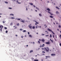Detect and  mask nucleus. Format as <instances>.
<instances>
[{"label": "nucleus", "instance_id": "obj_1", "mask_svg": "<svg viewBox=\"0 0 61 61\" xmlns=\"http://www.w3.org/2000/svg\"><path fill=\"white\" fill-rule=\"evenodd\" d=\"M42 50H44V51H45L46 52H48L49 51V49L48 47H47L46 48L45 47L44 48H42Z\"/></svg>", "mask_w": 61, "mask_h": 61}, {"label": "nucleus", "instance_id": "obj_2", "mask_svg": "<svg viewBox=\"0 0 61 61\" xmlns=\"http://www.w3.org/2000/svg\"><path fill=\"white\" fill-rule=\"evenodd\" d=\"M47 30H48V31H50V32H52V33H53V34H54V35H55V33H54L52 31V30H50V29L49 28Z\"/></svg>", "mask_w": 61, "mask_h": 61}, {"label": "nucleus", "instance_id": "obj_3", "mask_svg": "<svg viewBox=\"0 0 61 61\" xmlns=\"http://www.w3.org/2000/svg\"><path fill=\"white\" fill-rule=\"evenodd\" d=\"M31 24H30V25H29L28 26L29 27V28H30V29H32V28L33 26H31Z\"/></svg>", "mask_w": 61, "mask_h": 61}, {"label": "nucleus", "instance_id": "obj_4", "mask_svg": "<svg viewBox=\"0 0 61 61\" xmlns=\"http://www.w3.org/2000/svg\"><path fill=\"white\" fill-rule=\"evenodd\" d=\"M41 40L43 43H44V42H45V40L44 39H42Z\"/></svg>", "mask_w": 61, "mask_h": 61}, {"label": "nucleus", "instance_id": "obj_5", "mask_svg": "<svg viewBox=\"0 0 61 61\" xmlns=\"http://www.w3.org/2000/svg\"><path fill=\"white\" fill-rule=\"evenodd\" d=\"M45 43L46 44H47V45H49V44H50V42H46Z\"/></svg>", "mask_w": 61, "mask_h": 61}, {"label": "nucleus", "instance_id": "obj_6", "mask_svg": "<svg viewBox=\"0 0 61 61\" xmlns=\"http://www.w3.org/2000/svg\"><path fill=\"white\" fill-rule=\"evenodd\" d=\"M51 56H56V54H51Z\"/></svg>", "mask_w": 61, "mask_h": 61}, {"label": "nucleus", "instance_id": "obj_7", "mask_svg": "<svg viewBox=\"0 0 61 61\" xmlns=\"http://www.w3.org/2000/svg\"><path fill=\"white\" fill-rule=\"evenodd\" d=\"M1 28H3V27H4L2 25H0V28H1Z\"/></svg>", "mask_w": 61, "mask_h": 61}, {"label": "nucleus", "instance_id": "obj_8", "mask_svg": "<svg viewBox=\"0 0 61 61\" xmlns=\"http://www.w3.org/2000/svg\"><path fill=\"white\" fill-rule=\"evenodd\" d=\"M47 10L48 11H50V10L48 8L47 9Z\"/></svg>", "mask_w": 61, "mask_h": 61}, {"label": "nucleus", "instance_id": "obj_9", "mask_svg": "<svg viewBox=\"0 0 61 61\" xmlns=\"http://www.w3.org/2000/svg\"><path fill=\"white\" fill-rule=\"evenodd\" d=\"M20 22H22V23H25V21L23 20H20Z\"/></svg>", "mask_w": 61, "mask_h": 61}, {"label": "nucleus", "instance_id": "obj_10", "mask_svg": "<svg viewBox=\"0 0 61 61\" xmlns=\"http://www.w3.org/2000/svg\"><path fill=\"white\" fill-rule=\"evenodd\" d=\"M56 8L57 9H58L59 10V9H60L59 8H58V7H57L56 6Z\"/></svg>", "mask_w": 61, "mask_h": 61}, {"label": "nucleus", "instance_id": "obj_11", "mask_svg": "<svg viewBox=\"0 0 61 61\" xmlns=\"http://www.w3.org/2000/svg\"><path fill=\"white\" fill-rule=\"evenodd\" d=\"M56 13L57 14H59V12H58V11H57L56 12Z\"/></svg>", "mask_w": 61, "mask_h": 61}, {"label": "nucleus", "instance_id": "obj_12", "mask_svg": "<svg viewBox=\"0 0 61 61\" xmlns=\"http://www.w3.org/2000/svg\"><path fill=\"white\" fill-rule=\"evenodd\" d=\"M30 5H33V4L32 3H30Z\"/></svg>", "mask_w": 61, "mask_h": 61}, {"label": "nucleus", "instance_id": "obj_13", "mask_svg": "<svg viewBox=\"0 0 61 61\" xmlns=\"http://www.w3.org/2000/svg\"><path fill=\"white\" fill-rule=\"evenodd\" d=\"M50 41H51V42H52V43H53V42H54V41H53L51 40V39H50Z\"/></svg>", "mask_w": 61, "mask_h": 61}, {"label": "nucleus", "instance_id": "obj_14", "mask_svg": "<svg viewBox=\"0 0 61 61\" xmlns=\"http://www.w3.org/2000/svg\"><path fill=\"white\" fill-rule=\"evenodd\" d=\"M33 52V50H31L30 51V53H32V52Z\"/></svg>", "mask_w": 61, "mask_h": 61}, {"label": "nucleus", "instance_id": "obj_15", "mask_svg": "<svg viewBox=\"0 0 61 61\" xmlns=\"http://www.w3.org/2000/svg\"><path fill=\"white\" fill-rule=\"evenodd\" d=\"M39 15L40 16H42V14L40 13L39 14Z\"/></svg>", "mask_w": 61, "mask_h": 61}, {"label": "nucleus", "instance_id": "obj_16", "mask_svg": "<svg viewBox=\"0 0 61 61\" xmlns=\"http://www.w3.org/2000/svg\"><path fill=\"white\" fill-rule=\"evenodd\" d=\"M34 61H38V60L35 59L34 60Z\"/></svg>", "mask_w": 61, "mask_h": 61}, {"label": "nucleus", "instance_id": "obj_17", "mask_svg": "<svg viewBox=\"0 0 61 61\" xmlns=\"http://www.w3.org/2000/svg\"><path fill=\"white\" fill-rule=\"evenodd\" d=\"M29 36L30 37H32V36H31L30 35H29Z\"/></svg>", "mask_w": 61, "mask_h": 61}, {"label": "nucleus", "instance_id": "obj_18", "mask_svg": "<svg viewBox=\"0 0 61 61\" xmlns=\"http://www.w3.org/2000/svg\"><path fill=\"white\" fill-rule=\"evenodd\" d=\"M32 29H35V26H33V27H32Z\"/></svg>", "mask_w": 61, "mask_h": 61}, {"label": "nucleus", "instance_id": "obj_19", "mask_svg": "<svg viewBox=\"0 0 61 61\" xmlns=\"http://www.w3.org/2000/svg\"><path fill=\"white\" fill-rule=\"evenodd\" d=\"M35 22H36V24H38L39 23L38 22H37L36 21H35Z\"/></svg>", "mask_w": 61, "mask_h": 61}, {"label": "nucleus", "instance_id": "obj_20", "mask_svg": "<svg viewBox=\"0 0 61 61\" xmlns=\"http://www.w3.org/2000/svg\"><path fill=\"white\" fill-rule=\"evenodd\" d=\"M50 17L51 18H53V16L51 15H50Z\"/></svg>", "mask_w": 61, "mask_h": 61}, {"label": "nucleus", "instance_id": "obj_21", "mask_svg": "<svg viewBox=\"0 0 61 61\" xmlns=\"http://www.w3.org/2000/svg\"><path fill=\"white\" fill-rule=\"evenodd\" d=\"M11 19H15V18L13 17H11Z\"/></svg>", "mask_w": 61, "mask_h": 61}, {"label": "nucleus", "instance_id": "obj_22", "mask_svg": "<svg viewBox=\"0 0 61 61\" xmlns=\"http://www.w3.org/2000/svg\"><path fill=\"white\" fill-rule=\"evenodd\" d=\"M23 32H26V30H23Z\"/></svg>", "mask_w": 61, "mask_h": 61}, {"label": "nucleus", "instance_id": "obj_23", "mask_svg": "<svg viewBox=\"0 0 61 61\" xmlns=\"http://www.w3.org/2000/svg\"><path fill=\"white\" fill-rule=\"evenodd\" d=\"M17 26H19V23L17 24Z\"/></svg>", "mask_w": 61, "mask_h": 61}, {"label": "nucleus", "instance_id": "obj_24", "mask_svg": "<svg viewBox=\"0 0 61 61\" xmlns=\"http://www.w3.org/2000/svg\"><path fill=\"white\" fill-rule=\"evenodd\" d=\"M10 15H12V16H14V15L13 14H10Z\"/></svg>", "mask_w": 61, "mask_h": 61}, {"label": "nucleus", "instance_id": "obj_25", "mask_svg": "<svg viewBox=\"0 0 61 61\" xmlns=\"http://www.w3.org/2000/svg\"><path fill=\"white\" fill-rule=\"evenodd\" d=\"M44 46H45V44H43L42 45V47H44Z\"/></svg>", "mask_w": 61, "mask_h": 61}, {"label": "nucleus", "instance_id": "obj_26", "mask_svg": "<svg viewBox=\"0 0 61 61\" xmlns=\"http://www.w3.org/2000/svg\"><path fill=\"white\" fill-rule=\"evenodd\" d=\"M59 27V28H61V25H59V26H58Z\"/></svg>", "mask_w": 61, "mask_h": 61}, {"label": "nucleus", "instance_id": "obj_27", "mask_svg": "<svg viewBox=\"0 0 61 61\" xmlns=\"http://www.w3.org/2000/svg\"><path fill=\"white\" fill-rule=\"evenodd\" d=\"M5 3L6 4H8V2H7L6 1H5Z\"/></svg>", "mask_w": 61, "mask_h": 61}, {"label": "nucleus", "instance_id": "obj_28", "mask_svg": "<svg viewBox=\"0 0 61 61\" xmlns=\"http://www.w3.org/2000/svg\"><path fill=\"white\" fill-rule=\"evenodd\" d=\"M42 53H45V52L44 51H42Z\"/></svg>", "mask_w": 61, "mask_h": 61}, {"label": "nucleus", "instance_id": "obj_29", "mask_svg": "<svg viewBox=\"0 0 61 61\" xmlns=\"http://www.w3.org/2000/svg\"><path fill=\"white\" fill-rule=\"evenodd\" d=\"M52 37V35L51 34L50 35V37Z\"/></svg>", "mask_w": 61, "mask_h": 61}, {"label": "nucleus", "instance_id": "obj_30", "mask_svg": "<svg viewBox=\"0 0 61 61\" xmlns=\"http://www.w3.org/2000/svg\"><path fill=\"white\" fill-rule=\"evenodd\" d=\"M38 42L39 43V44H40V41H38Z\"/></svg>", "mask_w": 61, "mask_h": 61}, {"label": "nucleus", "instance_id": "obj_31", "mask_svg": "<svg viewBox=\"0 0 61 61\" xmlns=\"http://www.w3.org/2000/svg\"><path fill=\"white\" fill-rule=\"evenodd\" d=\"M37 26H38V25H36V28H37Z\"/></svg>", "mask_w": 61, "mask_h": 61}, {"label": "nucleus", "instance_id": "obj_32", "mask_svg": "<svg viewBox=\"0 0 61 61\" xmlns=\"http://www.w3.org/2000/svg\"><path fill=\"white\" fill-rule=\"evenodd\" d=\"M17 20H20V19H17Z\"/></svg>", "mask_w": 61, "mask_h": 61}, {"label": "nucleus", "instance_id": "obj_33", "mask_svg": "<svg viewBox=\"0 0 61 61\" xmlns=\"http://www.w3.org/2000/svg\"><path fill=\"white\" fill-rule=\"evenodd\" d=\"M2 28H1L0 29V30L1 31H2Z\"/></svg>", "mask_w": 61, "mask_h": 61}, {"label": "nucleus", "instance_id": "obj_34", "mask_svg": "<svg viewBox=\"0 0 61 61\" xmlns=\"http://www.w3.org/2000/svg\"><path fill=\"white\" fill-rule=\"evenodd\" d=\"M4 28H5V29H7V28H6L5 27H4Z\"/></svg>", "mask_w": 61, "mask_h": 61}, {"label": "nucleus", "instance_id": "obj_35", "mask_svg": "<svg viewBox=\"0 0 61 61\" xmlns=\"http://www.w3.org/2000/svg\"><path fill=\"white\" fill-rule=\"evenodd\" d=\"M50 14L51 15H53V14H51V13Z\"/></svg>", "mask_w": 61, "mask_h": 61}, {"label": "nucleus", "instance_id": "obj_36", "mask_svg": "<svg viewBox=\"0 0 61 61\" xmlns=\"http://www.w3.org/2000/svg\"><path fill=\"white\" fill-rule=\"evenodd\" d=\"M42 47V45H41V46H40V47Z\"/></svg>", "mask_w": 61, "mask_h": 61}, {"label": "nucleus", "instance_id": "obj_37", "mask_svg": "<svg viewBox=\"0 0 61 61\" xmlns=\"http://www.w3.org/2000/svg\"><path fill=\"white\" fill-rule=\"evenodd\" d=\"M49 11H48V13H49L50 14L51 13H50V12H49Z\"/></svg>", "mask_w": 61, "mask_h": 61}, {"label": "nucleus", "instance_id": "obj_38", "mask_svg": "<svg viewBox=\"0 0 61 61\" xmlns=\"http://www.w3.org/2000/svg\"><path fill=\"white\" fill-rule=\"evenodd\" d=\"M16 0H13L12 1L13 2H14V1H15Z\"/></svg>", "mask_w": 61, "mask_h": 61}, {"label": "nucleus", "instance_id": "obj_39", "mask_svg": "<svg viewBox=\"0 0 61 61\" xmlns=\"http://www.w3.org/2000/svg\"><path fill=\"white\" fill-rule=\"evenodd\" d=\"M21 38H23V37H24V36H21Z\"/></svg>", "mask_w": 61, "mask_h": 61}, {"label": "nucleus", "instance_id": "obj_40", "mask_svg": "<svg viewBox=\"0 0 61 61\" xmlns=\"http://www.w3.org/2000/svg\"><path fill=\"white\" fill-rule=\"evenodd\" d=\"M20 31H22L23 30V29H20Z\"/></svg>", "mask_w": 61, "mask_h": 61}, {"label": "nucleus", "instance_id": "obj_41", "mask_svg": "<svg viewBox=\"0 0 61 61\" xmlns=\"http://www.w3.org/2000/svg\"><path fill=\"white\" fill-rule=\"evenodd\" d=\"M17 28V27H15V29H16Z\"/></svg>", "mask_w": 61, "mask_h": 61}, {"label": "nucleus", "instance_id": "obj_42", "mask_svg": "<svg viewBox=\"0 0 61 61\" xmlns=\"http://www.w3.org/2000/svg\"><path fill=\"white\" fill-rule=\"evenodd\" d=\"M9 9H12V8H9Z\"/></svg>", "mask_w": 61, "mask_h": 61}, {"label": "nucleus", "instance_id": "obj_43", "mask_svg": "<svg viewBox=\"0 0 61 61\" xmlns=\"http://www.w3.org/2000/svg\"><path fill=\"white\" fill-rule=\"evenodd\" d=\"M60 38H61V35H60Z\"/></svg>", "mask_w": 61, "mask_h": 61}, {"label": "nucleus", "instance_id": "obj_44", "mask_svg": "<svg viewBox=\"0 0 61 61\" xmlns=\"http://www.w3.org/2000/svg\"><path fill=\"white\" fill-rule=\"evenodd\" d=\"M7 32H8L6 30V33H7Z\"/></svg>", "mask_w": 61, "mask_h": 61}, {"label": "nucleus", "instance_id": "obj_45", "mask_svg": "<svg viewBox=\"0 0 61 61\" xmlns=\"http://www.w3.org/2000/svg\"><path fill=\"white\" fill-rule=\"evenodd\" d=\"M42 36H44V35H45V34H42Z\"/></svg>", "mask_w": 61, "mask_h": 61}, {"label": "nucleus", "instance_id": "obj_46", "mask_svg": "<svg viewBox=\"0 0 61 61\" xmlns=\"http://www.w3.org/2000/svg\"><path fill=\"white\" fill-rule=\"evenodd\" d=\"M28 35H29L30 34H29V32H28Z\"/></svg>", "mask_w": 61, "mask_h": 61}, {"label": "nucleus", "instance_id": "obj_47", "mask_svg": "<svg viewBox=\"0 0 61 61\" xmlns=\"http://www.w3.org/2000/svg\"><path fill=\"white\" fill-rule=\"evenodd\" d=\"M46 36H48V35H46Z\"/></svg>", "mask_w": 61, "mask_h": 61}, {"label": "nucleus", "instance_id": "obj_48", "mask_svg": "<svg viewBox=\"0 0 61 61\" xmlns=\"http://www.w3.org/2000/svg\"><path fill=\"white\" fill-rule=\"evenodd\" d=\"M60 46H61V43H60Z\"/></svg>", "mask_w": 61, "mask_h": 61}, {"label": "nucleus", "instance_id": "obj_49", "mask_svg": "<svg viewBox=\"0 0 61 61\" xmlns=\"http://www.w3.org/2000/svg\"><path fill=\"white\" fill-rule=\"evenodd\" d=\"M33 6L34 7H36V6L34 5H33Z\"/></svg>", "mask_w": 61, "mask_h": 61}, {"label": "nucleus", "instance_id": "obj_50", "mask_svg": "<svg viewBox=\"0 0 61 61\" xmlns=\"http://www.w3.org/2000/svg\"><path fill=\"white\" fill-rule=\"evenodd\" d=\"M17 3H18V4H21V3H20L18 2Z\"/></svg>", "mask_w": 61, "mask_h": 61}, {"label": "nucleus", "instance_id": "obj_51", "mask_svg": "<svg viewBox=\"0 0 61 61\" xmlns=\"http://www.w3.org/2000/svg\"><path fill=\"white\" fill-rule=\"evenodd\" d=\"M3 23H5V21H3Z\"/></svg>", "mask_w": 61, "mask_h": 61}, {"label": "nucleus", "instance_id": "obj_52", "mask_svg": "<svg viewBox=\"0 0 61 61\" xmlns=\"http://www.w3.org/2000/svg\"><path fill=\"white\" fill-rule=\"evenodd\" d=\"M35 11H36V12H37V10H36Z\"/></svg>", "mask_w": 61, "mask_h": 61}, {"label": "nucleus", "instance_id": "obj_53", "mask_svg": "<svg viewBox=\"0 0 61 61\" xmlns=\"http://www.w3.org/2000/svg\"><path fill=\"white\" fill-rule=\"evenodd\" d=\"M26 10H28V9H27V8H26Z\"/></svg>", "mask_w": 61, "mask_h": 61}, {"label": "nucleus", "instance_id": "obj_54", "mask_svg": "<svg viewBox=\"0 0 61 61\" xmlns=\"http://www.w3.org/2000/svg\"><path fill=\"white\" fill-rule=\"evenodd\" d=\"M39 27H40V28H41V26H39Z\"/></svg>", "mask_w": 61, "mask_h": 61}, {"label": "nucleus", "instance_id": "obj_55", "mask_svg": "<svg viewBox=\"0 0 61 61\" xmlns=\"http://www.w3.org/2000/svg\"><path fill=\"white\" fill-rule=\"evenodd\" d=\"M52 36H53V37L54 38V36L53 35H52Z\"/></svg>", "mask_w": 61, "mask_h": 61}, {"label": "nucleus", "instance_id": "obj_56", "mask_svg": "<svg viewBox=\"0 0 61 61\" xmlns=\"http://www.w3.org/2000/svg\"><path fill=\"white\" fill-rule=\"evenodd\" d=\"M46 58H47V57H48V56H46Z\"/></svg>", "mask_w": 61, "mask_h": 61}, {"label": "nucleus", "instance_id": "obj_57", "mask_svg": "<svg viewBox=\"0 0 61 61\" xmlns=\"http://www.w3.org/2000/svg\"><path fill=\"white\" fill-rule=\"evenodd\" d=\"M15 36H17V35H16Z\"/></svg>", "mask_w": 61, "mask_h": 61}, {"label": "nucleus", "instance_id": "obj_58", "mask_svg": "<svg viewBox=\"0 0 61 61\" xmlns=\"http://www.w3.org/2000/svg\"><path fill=\"white\" fill-rule=\"evenodd\" d=\"M35 25H37V24H36V23L35 24Z\"/></svg>", "mask_w": 61, "mask_h": 61}, {"label": "nucleus", "instance_id": "obj_59", "mask_svg": "<svg viewBox=\"0 0 61 61\" xmlns=\"http://www.w3.org/2000/svg\"><path fill=\"white\" fill-rule=\"evenodd\" d=\"M36 34H38V33H37V32L36 33Z\"/></svg>", "mask_w": 61, "mask_h": 61}, {"label": "nucleus", "instance_id": "obj_60", "mask_svg": "<svg viewBox=\"0 0 61 61\" xmlns=\"http://www.w3.org/2000/svg\"><path fill=\"white\" fill-rule=\"evenodd\" d=\"M33 44H35V42H33Z\"/></svg>", "mask_w": 61, "mask_h": 61}, {"label": "nucleus", "instance_id": "obj_61", "mask_svg": "<svg viewBox=\"0 0 61 61\" xmlns=\"http://www.w3.org/2000/svg\"><path fill=\"white\" fill-rule=\"evenodd\" d=\"M39 41H41V40L40 39H39Z\"/></svg>", "mask_w": 61, "mask_h": 61}, {"label": "nucleus", "instance_id": "obj_62", "mask_svg": "<svg viewBox=\"0 0 61 61\" xmlns=\"http://www.w3.org/2000/svg\"><path fill=\"white\" fill-rule=\"evenodd\" d=\"M28 46V45H26V46H27V47Z\"/></svg>", "mask_w": 61, "mask_h": 61}, {"label": "nucleus", "instance_id": "obj_63", "mask_svg": "<svg viewBox=\"0 0 61 61\" xmlns=\"http://www.w3.org/2000/svg\"><path fill=\"white\" fill-rule=\"evenodd\" d=\"M45 32H48V31H46Z\"/></svg>", "mask_w": 61, "mask_h": 61}, {"label": "nucleus", "instance_id": "obj_64", "mask_svg": "<svg viewBox=\"0 0 61 61\" xmlns=\"http://www.w3.org/2000/svg\"><path fill=\"white\" fill-rule=\"evenodd\" d=\"M50 51H51V50H50Z\"/></svg>", "mask_w": 61, "mask_h": 61}]
</instances>
